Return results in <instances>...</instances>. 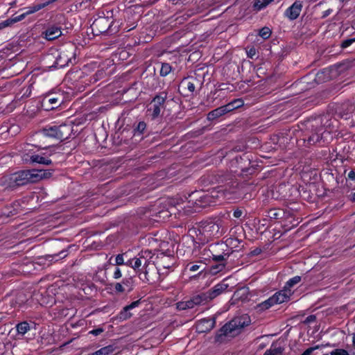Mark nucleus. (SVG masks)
I'll return each instance as SVG.
<instances>
[{"label": "nucleus", "mask_w": 355, "mask_h": 355, "mask_svg": "<svg viewBox=\"0 0 355 355\" xmlns=\"http://www.w3.org/2000/svg\"><path fill=\"white\" fill-rule=\"evenodd\" d=\"M342 2L348 1L349 0H340Z\"/></svg>", "instance_id": "56"}, {"label": "nucleus", "mask_w": 355, "mask_h": 355, "mask_svg": "<svg viewBox=\"0 0 355 355\" xmlns=\"http://www.w3.org/2000/svg\"><path fill=\"white\" fill-rule=\"evenodd\" d=\"M315 318V316H312V315H311V316H309V317L308 318V320H309V321H311V320H312V319H313V318Z\"/></svg>", "instance_id": "52"}, {"label": "nucleus", "mask_w": 355, "mask_h": 355, "mask_svg": "<svg viewBox=\"0 0 355 355\" xmlns=\"http://www.w3.org/2000/svg\"><path fill=\"white\" fill-rule=\"evenodd\" d=\"M51 175V173L50 171L33 169L21 171L5 176L3 179L4 182L7 184V187L14 188L31 182H37L42 179L48 178Z\"/></svg>", "instance_id": "2"}, {"label": "nucleus", "mask_w": 355, "mask_h": 355, "mask_svg": "<svg viewBox=\"0 0 355 355\" xmlns=\"http://www.w3.org/2000/svg\"><path fill=\"white\" fill-rule=\"evenodd\" d=\"M53 153L51 150H46V152L40 155L34 154L30 156V162L31 163H37L44 165H50L52 162L49 157Z\"/></svg>", "instance_id": "10"}, {"label": "nucleus", "mask_w": 355, "mask_h": 355, "mask_svg": "<svg viewBox=\"0 0 355 355\" xmlns=\"http://www.w3.org/2000/svg\"><path fill=\"white\" fill-rule=\"evenodd\" d=\"M220 224L210 221L202 227V231L209 236H218L222 234V231H220Z\"/></svg>", "instance_id": "11"}, {"label": "nucleus", "mask_w": 355, "mask_h": 355, "mask_svg": "<svg viewBox=\"0 0 355 355\" xmlns=\"http://www.w3.org/2000/svg\"><path fill=\"white\" fill-rule=\"evenodd\" d=\"M203 304L199 295L194 297L193 299L187 301L179 302L176 304L177 309L179 310H185L187 309H192L195 305Z\"/></svg>", "instance_id": "14"}, {"label": "nucleus", "mask_w": 355, "mask_h": 355, "mask_svg": "<svg viewBox=\"0 0 355 355\" xmlns=\"http://www.w3.org/2000/svg\"><path fill=\"white\" fill-rule=\"evenodd\" d=\"M114 290L118 293H122L127 291L125 286H123L121 282H118L114 284Z\"/></svg>", "instance_id": "38"}, {"label": "nucleus", "mask_w": 355, "mask_h": 355, "mask_svg": "<svg viewBox=\"0 0 355 355\" xmlns=\"http://www.w3.org/2000/svg\"><path fill=\"white\" fill-rule=\"evenodd\" d=\"M98 80V78H94V82H96Z\"/></svg>", "instance_id": "55"}, {"label": "nucleus", "mask_w": 355, "mask_h": 355, "mask_svg": "<svg viewBox=\"0 0 355 355\" xmlns=\"http://www.w3.org/2000/svg\"><path fill=\"white\" fill-rule=\"evenodd\" d=\"M318 346L315 347H310L306 349L301 355H311V354L316 349H318Z\"/></svg>", "instance_id": "43"}, {"label": "nucleus", "mask_w": 355, "mask_h": 355, "mask_svg": "<svg viewBox=\"0 0 355 355\" xmlns=\"http://www.w3.org/2000/svg\"><path fill=\"white\" fill-rule=\"evenodd\" d=\"M124 254H117L115 257V265L116 266H121V265H125V262L124 260Z\"/></svg>", "instance_id": "35"}, {"label": "nucleus", "mask_w": 355, "mask_h": 355, "mask_svg": "<svg viewBox=\"0 0 355 355\" xmlns=\"http://www.w3.org/2000/svg\"><path fill=\"white\" fill-rule=\"evenodd\" d=\"M352 200V201L355 202V193H353Z\"/></svg>", "instance_id": "53"}, {"label": "nucleus", "mask_w": 355, "mask_h": 355, "mask_svg": "<svg viewBox=\"0 0 355 355\" xmlns=\"http://www.w3.org/2000/svg\"><path fill=\"white\" fill-rule=\"evenodd\" d=\"M44 37L47 40H53L62 35L61 28L57 25L49 26L43 32Z\"/></svg>", "instance_id": "12"}, {"label": "nucleus", "mask_w": 355, "mask_h": 355, "mask_svg": "<svg viewBox=\"0 0 355 355\" xmlns=\"http://www.w3.org/2000/svg\"><path fill=\"white\" fill-rule=\"evenodd\" d=\"M58 135L57 139L60 140H64L69 137L72 131L73 127L68 124H62L58 125Z\"/></svg>", "instance_id": "16"}, {"label": "nucleus", "mask_w": 355, "mask_h": 355, "mask_svg": "<svg viewBox=\"0 0 355 355\" xmlns=\"http://www.w3.org/2000/svg\"><path fill=\"white\" fill-rule=\"evenodd\" d=\"M209 198H210V196H209V195H205V196L203 197V198H204L205 201H206V202H209Z\"/></svg>", "instance_id": "49"}, {"label": "nucleus", "mask_w": 355, "mask_h": 355, "mask_svg": "<svg viewBox=\"0 0 355 355\" xmlns=\"http://www.w3.org/2000/svg\"><path fill=\"white\" fill-rule=\"evenodd\" d=\"M353 42H354V40H353V39L345 40L343 42L342 46H343V47L346 48V47L349 46V45H351Z\"/></svg>", "instance_id": "45"}, {"label": "nucleus", "mask_w": 355, "mask_h": 355, "mask_svg": "<svg viewBox=\"0 0 355 355\" xmlns=\"http://www.w3.org/2000/svg\"><path fill=\"white\" fill-rule=\"evenodd\" d=\"M293 292L291 289H286L276 292L272 296L261 303L263 309H268L275 304H279L289 300Z\"/></svg>", "instance_id": "4"}, {"label": "nucleus", "mask_w": 355, "mask_h": 355, "mask_svg": "<svg viewBox=\"0 0 355 355\" xmlns=\"http://www.w3.org/2000/svg\"><path fill=\"white\" fill-rule=\"evenodd\" d=\"M115 347L113 345H107L101 348L94 353L89 354L87 355H112L114 351Z\"/></svg>", "instance_id": "24"}, {"label": "nucleus", "mask_w": 355, "mask_h": 355, "mask_svg": "<svg viewBox=\"0 0 355 355\" xmlns=\"http://www.w3.org/2000/svg\"><path fill=\"white\" fill-rule=\"evenodd\" d=\"M284 351V347L277 342H274L263 354V355H282Z\"/></svg>", "instance_id": "19"}, {"label": "nucleus", "mask_w": 355, "mask_h": 355, "mask_svg": "<svg viewBox=\"0 0 355 355\" xmlns=\"http://www.w3.org/2000/svg\"><path fill=\"white\" fill-rule=\"evenodd\" d=\"M147 252H142L141 254H138L137 257L128 259L125 262V265L132 268L135 270H140L142 266L145 275L148 274L147 267L150 265V261L144 256ZM150 254V252H148Z\"/></svg>", "instance_id": "6"}, {"label": "nucleus", "mask_w": 355, "mask_h": 355, "mask_svg": "<svg viewBox=\"0 0 355 355\" xmlns=\"http://www.w3.org/2000/svg\"><path fill=\"white\" fill-rule=\"evenodd\" d=\"M273 216H274L275 218H276V216H277V214H276V213H274V214H273Z\"/></svg>", "instance_id": "57"}, {"label": "nucleus", "mask_w": 355, "mask_h": 355, "mask_svg": "<svg viewBox=\"0 0 355 355\" xmlns=\"http://www.w3.org/2000/svg\"><path fill=\"white\" fill-rule=\"evenodd\" d=\"M227 112H228L226 106L223 105V106L219 107L211 111L207 115V119L209 121H212V120H214V119L224 115L225 114H226Z\"/></svg>", "instance_id": "20"}, {"label": "nucleus", "mask_w": 355, "mask_h": 355, "mask_svg": "<svg viewBox=\"0 0 355 355\" xmlns=\"http://www.w3.org/2000/svg\"><path fill=\"white\" fill-rule=\"evenodd\" d=\"M122 277V272L119 268H116L113 274V278L115 279H120Z\"/></svg>", "instance_id": "39"}, {"label": "nucleus", "mask_w": 355, "mask_h": 355, "mask_svg": "<svg viewBox=\"0 0 355 355\" xmlns=\"http://www.w3.org/2000/svg\"><path fill=\"white\" fill-rule=\"evenodd\" d=\"M172 67L168 63H162L160 69V75L162 76H166L171 71Z\"/></svg>", "instance_id": "31"}, {"label": "nucleus", "mask_w": 355, "mask_h": 355, "mask_svg": "<svg viewBox=\"0 0 355 355\" xmlns=\"http://www.w3.org/2000/svg\"><path fill=\"white\" fill-rule=\"evenodd\" d=\"M259 35L263 39H268L271 35V31L268 27H263L259 31Z\"/></svg>", "instance_id": "33"}, {"label": "nucleus", "mask_w": 355, "mask_h": 355, "mask_svg": "<svg viewBox=\"0 0 355 355\" xmlns=\"http://www.w3.org/2000/svg\"><path fill=\"white\" fill-rule=\"evenodd\" d=\"M57 0H45V1L37 4H34L37 11L40 10L41 9L45 8L46 6H49V4L56 1Z\"/></svg>", "instance_id": "34"}, {"label": "nucleus", "mask_w": 355, "mask_h": 355, "mask_svg": "<svg viewBox=\"0 0 355 355\" xmlns=\"http://www.w3.org/2000/svg\"><path fill=\"white\" fill-rule=\"evenodd\" d=\"M251 322L249 315L243 314L226 323L216 336V340L222 343L238 335L241 329Z\"/></svg>", "instance_id": "3"}, {"label": "nucleus", "mask_w": 355, "mask_h": 355, "mask_svg": "<svg viewBox=\"0 0 355 355\" xmlns=\"http://www.w3.org/2000/svg\"><path fill=\"white\" fill-rule=\"evenodd\" d=\"M146 128V123L144 121H140L137 124L136 128L135 129V135H141L144 132V131L145 130Z\"/></svg>", "instance_id": "32"}, {"label": "nucleus", "mask_w": 355, "mask_h": 355, "mask_svg": "<svg viewBox=\"0 0 355 355\" xmlns=\"http://www.w3.org/2000/svg\"><path fill=\"white\" fill-rule=\"evenodd\" d=\"M331 355H349V352L343 349H336L330 352Z\"/></svg>", "instance_id": "37"}, {"label": "nucleus", "mask_w": 355, "mask_h": 355, "mask_svg": "<svg viewBox=\"0 0 355 355\" xmlns=\"http://www.w3.org/2000/svg\"><path fill=\"white\" fill-rule=\"evenodd\" d=\"M121 283L125 286L128 292L132 291L134 288V281L131 277L123 278Z\"/></svg>", "instance_id": "29"}, {"label": "nucleus", "mask_w": 355, "mask_h": 355, "mask_svg": "<svg viewBox=\"0 0 355 355\" xmlns=\"http://www.w3.org/2000/svg\"><path fill=\"white\" fill-rule=\"evenodd\" d=\"M30 329V324L26 321L19 322L16 325V330L18 334L21 336L26 334Z\"/></svg>", "instance_id": "25"}, {"label": "nucleus", "mask_w": 355, "mask_h": 355, "mask_svg": "<svg viewBox=\"0 0 355 355\" xmlns=\"http://www.w3.org/2000/svg\"><path fill=\"white\" fill-rule=\"evenodd\" d=\"M182 84H185L186 85V87H187V89L190 92H193L195 91V85L193 82L190 81V80H184L182 81Z\"/></svg>", "instance_id": "36"}, {"label": "nucleus", "mask_w": 355, "mask_h": 355, "mask_svg": "<svg viewBox=\"0 0 355 355\" xmlns=\"http://www.w3.org/2000/svg\"><path fill=\"white\" fill-rule=\"evenodd\" d=\"M120 25L121 23L115 19L114 10L104 8L98 12V17L92 24L91 28L96 35L105 33L112 35L119 31Z\"/></svg>", "instance_id": "1"}, {"label": "nucleus", "mask_w": 355, "mask_h": 355, "mask_svg": "<svg viewBox=\"0 0 355 355\" xmlns=\"http://www.w3.org/2000/svg\"><path fill=\"white\" fill-rule=\"evenodd\" d=\"M347 177L349 180H355V171H351L349 172Z\"/></svg>", "instance_id": "48"}, {"label": "nucleus", "mask_w": 355, "mask_h": 355, "mask_svg": "<svg viewBox=\"0 0 355 355\" xmlns=\"http://www.w3.org/2000/svg\"><path fill=\"white\" fill-rule=\"evenodd\" d=\"M63 102L62 95H48L42 100V106L46 110H53L60 106Z\"/></svg>", "instance_id": "9"}, {"label": "nucleus", "mask_w": 355, "mask_h": 355, "mask_svg": "<svg viewBox=\"0 0 355 355\" xmlns=\"http://www.w3.org/2000/svg\"><path fill=\"white\" fill-rule=\"evenodd\" d=\"M243 101L241 98L234 99L232 102L225 105L228 112H231L236 108L241 107L243 105Z\"/></svg>", "instance_id": "26"}, {"label": "nucleus", "mask_w": 355, "mask_h": 355, "mask_svg": "<svg viewBox=\"0 0 355 355\" xmlns=\"http://www.w3.org/2000/svg\"><path fill=\"white\" fill-rule=\"evenodd\" d=\"M214 319H202L198 322L196 328L199 332H205L211 330L214 327Z\"/></svg>", "instance_id": "18"}, {"label": "nucleus", "mask_w": 355, "mask_h": 355, "mask_svg": "<svg viewBox=\"0 0 355 355\" xmlns=\"http://www.w3.org/2000/svg\"><path fill=\"white\" fill-rule=\"evenodd\" d=\"M166 98L167 93L166 92H160L153 98L151 102V107L148 110L150 112H152L151 115L153 119L159 116Z\"/></svg>", "instance_id": "8"}, {"label": "nucleus", "mask_w": 355, "mask_h": 355, "mask_svg": "<svg viewBox=\"0 0 355 355\" xmlns=\"http://www.w3.org/2000/svg\"><path fill=\"white\" fill-rule=\"evenodd\" d=\"M16 3H17V0H15L12 2H11L10 3V5L11 7H14L16 5Z\"/></svg>", "instance_id": "50"}, {"label": "nucleus", "mask_w": 355, "mask_h": 355, "mask_svg": "<svg viewBox=\"0 0 355 355\" xmlns=\"http://www.w3.org/2000/svg\"><path fill=\"white\" fill-rule=\"evenodd\" d=\"M242 214H243V212H242V211H241V210H240V209H236V210H235V211H234V213H233V216H234L235 218H240V217L242 216Z\"/></svg>", "instance_id": "46"}, {"label": "nucleus", "mask_w": 355, "mask_h": 355, "mask_svg": "<svg viewBox=\"0 0 355 355\" xmlns=\"http://www.w3.org/2000/svg\"><path fill=\"white\" fill-rule=\"evenodd\" d=\"M71 10H78L86 8L90 5L92 0H71Z\"/></svg>", "instance_id": "21"}, {"label": "nucleus", "mask_w": 355, "mask_h": 355, "mask_svg": "<svg viewBox=\"0 0 355 355\" xmlns=\"http://www.w3.org/2000/svg\"><path fill=\"white\" fill-rule=\"evenodd\" d=\"M13 24H14V21H12V18H10V19H8L2 21L3 28L10 26Z\"/></svg>", "instance_id": "42"}, {"label": "nucleus", "mask_w": 355, "mask_h": 355, "mask_svg": "<svg viewBox=\"0 0 355 355\" xmlns=\"http://www.w3.org/2000/svg\"><path fill=\"white\" fill-rule=\"evenodd\" d=\"M352 343H353V345L355 346V334L353 335V338H352Z\"/></svg>", "instance_id": "51"}, {"label": "nucleus", "mask_w": 355, "mask_h": 355, "mask_svg": "<svg viewBox=\"0 0 355 355\" xmlns=\"http://www.w3.org/2000/svg\"><path fill=\"white\" fill-rule=\"evenodd\" d=\"M273 0H255L253 8L256 10H261L266 8Z\"/></svg>", "instance_id": "28"}, {"label": "nucleus", "mask_w": 355, "mask_h": 355, "mask_svg": "<svg viewBox=\"0 0 355 355\" xmlns=\"http://www.w3.org/2000/svg\"><path fill=\"white\" fill-rule=\"evenodd\" d=\"M58 125H52L49 127H46L41 130L40 132L41 135L57 139L58 135Z\"/></svg>", "instance_id": "22"}, {"label": "nucleus", "mask_w": 355, "mask_h": 355, "mask_svg": "<svg viewBox=\"0 0 355 355\" xmlns=\"http://www.w3.org/2000/svg\"><path fill=\"white\" fill-rule=\"evenodd\" d=\"M228 288V285L224 282H220L215 285L213 288L207 292L199 294L203 304L209 302L221 293H224Z\"/></svg>", "instance_id": "7"}, {"label": "nucleus", "mask_w": 355, "mask_h": 355, "mask_svg": "<svg viewBox=\"0 0 355 355\" xmlns=\"http://www.w3.org/2000/svg\"><path fill=\"white\" fill-rule=\"evenodd\" d=\"M174 263V259L171 257H163L160 259L159 261V267H163L164 268H169Z\"/></svg>", "instance_id": "27"}, {"label": "nucleus", "mask_w": 355, "mask_h": 355, "mask_svg": "<svg viewBox=\"0 0 355 355\" xmlns=\"http://www.w3.org/2000/svg\"><path fill=\"white\" fill-rule=\"evenodd\" d=\"M301 280L300 276H295L290 279L285 284L284 287L286 289H291L294 285L298 284Z\"/></svg>", "instance_id": "30"}, {"label": "nucleus", "mask_w": 355, "mask_h": 355, "mask_svg": "<svg viewBox=\"0 0 355 355\" xmlns=\"http://www.w3.org/2000/svg\"><path fill=\"white\" fill-rule=\"evenodd\" d=\"M323 355H331V354H323Z\"/></svg>", "instance_id": "58"}, {"label": "nucleus", "mask_w": 355, "mask_h": 355, "mask_svg": "<svg viewBox=\"0 0 355 355\" xmlns=\"http://www.w3.org/2000/svg\"><path fill=\"white\" fill-rule=\"evenodd\" d=\"M24 9L26 10V11L25 12L22 13L20 15L12 17V21H14V24L23 20L27 15L33 14V13L37 12L34 5L32 6L26 8Z\"/></svg>", "instance_id": "23"}, {"label": "nucleus", "mask_w": 355, "mask_h": 355, "mask_svg": "<svg viewBox=\"0 0 355 355\" xmlns=\"http://www.w3.org/2000/svg\"><path fill=\"white\" fill-rule=\"evenodd\" d=\"M200 267V265L193 264L192 266H191L189 267V270L192 271V272H195V271H197L198 270H199Z\"/></svg>", "instance_id": "47"}, {"label": "nucleus", "mask_w": 355, "mask_h": 355, "mask_svg": "<svg viewBox=\"0 0 355 355\" xmlns=\"http://www.w3.org/2000/svg\"><path fill=\"white\" fill-rule=\"evenodd\" d=\"M102 332H103V329H101V328L93 329V330L89 331L90 334H93L94 336H98V335H99Z\"/></svg>", "instance_id": "44"}, {"label": "nucleus", "mask_w": 355, "mask_h": 355, "mask_svg": "<svg viewBox=\"0 0 355 355\" xmlns=\"http://www.w3.org/2000/svg\"><path fill=\"white\" fill-rule=\"evenodd\" d=\"M247 55L248 58H253L256 55V49L254 47H252L247 50Z\"/></svg>", "instance_id": "40"}, {"label": "nucleus", "mask_w": 355, "mask_h": 355, "mask_svg": "<svg viewBox=\"0 0 355 355\" xmlns=\"http://www.w3.org/2000/svg\"><path fill=\"white\" fill-rule=\"evenodd\" d=\"M75 48L73 45L69 44L65 49L60 51L59 55L56 57L55 61V68H63L69 64L71 62L72 58L75 59L74 57Z\"/></svg>", "instance_id": "5"}, {"label": "nucleus", "mask_w": 355, "mask_h": 355, "mask_svg": "<svg viewBox=\"0 0 355 355\" xmlns=\"http://www.w3.org/2000/svg\"><path fill=\"white\" fill-rule=\"evenodd\" d=\"M323 129L320 128L318 132L313 133L309 138L308 142L310 144H315L320 143V141H327L328 136L330 135V132L328 131H322Z\"/></svg>", "instance_id": "13"}, {"label": "nucleus", "mask_w": 355, "mask_h": 355, "mask_svg": "<svg viewBox=\"0 0 355 355\" xmlns=\"http://www.w3.org/2000/svg\"><path fill=\"white\" fill-rule=\"evenodd\" d=\"M227 254H219V255H213V259L216 261H220L225 259V257Z\"/></svg>", "instance_id": "41"}, {"label": "nucleus", "mask_w": 355, "mask_h": 355, "mask_svg": "<svg viewBox=\"0 0 355 355\" xmlns=\"http://www.w3.org/2000/svg\"><path fill=\"white\" fill-rule=\"evenodd\" d=\"M141 302L140 300L132 302L130 304L125 306L123 307V309L121 311L119 315V318L120 320H125L132 317V313H130V311L139 306Z\"/></svg>", "instance_id": "17"}, {"label": "nucleus", "mask_w": 355, "mask_h": 355, "mask_svg": "<svg viewBox=\"0 0 355 355\" xmlns=\"http://www.w3.org/2000/svg\"><path fill=\"white\" fill-rule=\"evenodd\" d=\"M4 28L2 24V22L0 23V30Z\"/></svg>", "instance_id": "54"}, {"label": "nucleus", "mask_w": 355, "mask_h": 355, "mask_svg": "<svg viewBox=\"0 0 355 355\" xmlns=\"http://www.w3.org/2000/svg\"><path fill=\"white\" fill-rule=\"evenodd\" d=\"M302 8V3L300 1H295L286 10L285 15L291 20L295 19L299 17Z\"/></svg>", "instance_id": "15"}]
</instances>
